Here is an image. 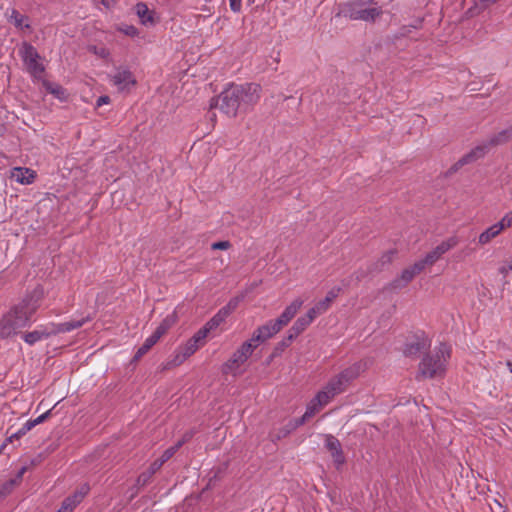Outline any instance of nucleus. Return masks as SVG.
<instances>
[{
	"mask_svg": "<svg viewBox=\"0 0 512 512\" xmlns=\"http://www.w3.org/2000/svg\"><path fill=\"white\" fill-rule=\"evenodd\" d=\"M230 8L233 12H240L242 7V0H229Z\"/></svg>",
	"mask_w": 512,
	"mask_h": 512,
	"instance_id": "53",
	"label": "nucleus"
},
{
	"mask_svg": "<svg viewBox=\"0 0 512 512\" xmlns=\"http://www.w3.org/2000/svg\"><path fill=\"white\" fill-rule=\"evenodd\" d=\"M229 316L225 309L221 308L207 323L206 325L211 329L217 328Z\"/></svg>",
	"mask_w": 512,
	"mask_h": 512,
	"instance_id": "29",
	"label": "nucleus"
},
{
	"mask_svg": "<svg viewBox=\"0 0 512 512\" xmlns=\"http://www.w3.org/2000/svg\"><path fill=\"white\" fill-rule=\"evenodd\" d=\"M465 164L462 162V159L460 158L456 163H454L445 173V175L451 176L452 174L456 173L459 169H461Z\"/></svg>",
	"mask_w": 512,
	"mask_h": 512,
	"instance_id": "47",
	"label": "nucleus"
},
{
	"mask_svg": "<svg viewBox=\"0 0 512 512\" xmlns=\"http://www.w3.org/2000/svg\"><path fill=\"white\" fill-rule=\"evenodd\" d=\"M457 243L458 241L455 237H451L440 243L430 251L423 260L418 261V272L423 270L426 265L434 264L444 253L455 247Z\"/></svg>",
	"mask_w": 512,
	"mask_h": 512,
	"instance_id": "6",
	"label": "nucleus"
},
{
	"mask_svg": "<svg viewBox=\"0 0 512 512\" xmlns=\"http://www.w3.org/2000/svg\"><path fill=\"white\" fill-rule=\"evenodd\" d=\"M13 488L9 485L8 481H6L2 487L0 488V498L6 497L8 494L12 492Z\"/></svg>",
	"mask_w": 512,
	"mask_h": 512,
	"instance_id": "51",
	"label": "nucleus"
},
{
	"mask_svg": "<svg viewBox=\"0 0 512 512\" xmlns=\"http://www.w3.org/2000/svg\"><path fill=\"white\" fill-rule=\"evenodd\" d=\"M418 353H420L422 350L429 349L431 346V340L430 338L425 334V332H419L418 331Z\"/></svg>",
	"mask_w": 512,
	"mask_h": 512,
	"instance_id": "35",
	"label": "nucleus"
},
{
	"mask_svg": "<svg viewBox=\"0 0 512 512\" xmlns=\"http://www.w3.org/2000/svg\"><path fill=\"white\" fill-rule=\"evenodd\" d=\"M211 329L205 324L201 329H199L193 336V342L201 345L204 344L205 338Z\"/></svg>",
	"mask_w": 512,
	"mask_h": 512,
	"instance_id": "34",
	"label": "nucleus"
},
{
	"mask_svg": "<svg viewBox=\"0 0 512 512\" xmlns=\"http://www.w3.org/2000/svg\"><path fill=\"white\" fill-rule=\"evenodd\" d=\"M87 321V319L71 320L57 325H53L54 334L70 332L74 329L80 328Z\"/></svg>",
	"mask_w": 512,
	"mask_h": 512,
	"instance_id": "21",
	"label": "nucleus"
},
{
	"mask_svg": "<svg viewBox=\"0 0 512 512\" xmlns=\"http://www.w3.org/2000/svg\"><path fill=\"white\" fill-rule=\"evenodd\" d=\"M110 102V97L107 95H102L97 99L96 106L100 107L104 104H108Z\"/></svg>",
	"mask_w": 512,
	"mask_h": 512,
	"instance_id": "58",
	"label": "nucleus"
},
{
	"mask_svg": "<svg viewBox=\"0 0 512 512\" xmlns=\"http://www.w3.org/2000/svg\"><path fill=\"white\" fill-rule=\"evenodd\" d=\"M89 51L93 52L96 55H99L101 57H106L109 53L105 48L98 49L97 46H92L89 48Z\"/></svg>",
	"mask_w": 512,
	"mask_h": 512,
	"instance_id": "55",
	"label": "nucleus"
},
{
	"mask_svg": "<svg viewBox=\"0 0 512 512\" xmlns=\"http://www.w3.org/2000/svg\"><path fill=\"white\" fill-rule=\"evenodd\" d=\"M121 32H123L125 35L134 37L138 35V29L133 25H123L119 28Z\"/></svg>",
	"mask_w": 512,
	"mask_h": 512,
	"instance_id": "42",
	"label": "nucleus"
},
{
	"mask_svg": "<svg viewBox=\"0 0 512 512\" xmlns=\"http://www.w3.org/2000/svg\"><path fill=\"white\" fill-rule=\"evenodd\" d=\"M310 325V323L303 317H299L291 328L288 330V334L292 336L293 339L297 338L306 328Z\"/></svg>",
	"mask_w": 512,
	"mask_h": 512,
	"instance_id": "26",
	"label": "nucleus"
},
{
	"mask_svg": "<svg viewBox=\"0 0 512 512\" xmlns=\"http://www.w3.org/2000/svg\"><path fill=\"white\" fill-rule=\"evenodd\" d=\"M320 406L312 399L311 402L308 404L305 413L300 417L301 419H304V423L313 417L319 410Z\"/></svg>",
	"mask_w": 512,
	"mask_h": 512,
	"instance_id": "33",
	"label": "nucleus"
},
{
	"mask_svg": "<svg viewBox=\"0 0 512 512\" xmlns=\"http://www.w3.org/2000/svg\"><path fill=\"white\" fill-rule=\"evenodd\" d=\"M365 368V363L356 362L340 372V379H344V381H347L350 384V382L356 379L360 373L365 370Z\"/></svg>",
	"mask_w": 512,
	"mask_h": 512,
	"instance_id": "16",
	"label": "nucleus"
},
{
	"mask_svg": "<svg viewBox=\"0 0 512 512\" xmlns=\"http://www.w3.org/2000/svg\"><path fill=\"white\" fill-rule=\"evenodd\" d=\"M501 230L512 226V211L507 213L498 223Z\"/></svg>",
	"mask_w": 512,
	"mask_h": 512,
	"instance_id": "41",
	"label": "nucleus"
},
{
	"mask_svg": "<svg viewBox=\"0 0 512 512\" xmlns=\"http://www.w3.org/2000/svg\"><path fill=\"white\" fill-rule=\"evenodd\" d=\"M341 292V288L340 287H334L332 288L326 295V299H328V301L330 303L333 302L334 299H336L338 297V295L340 294Z\"/></svg>",
	"mask_w": 512,
	"mask_h": 512,
	"instance_id": "50",
	"label": "nucleus"
},
{
	"mask_svg": "<svg viewBox=\"0 0 512 512\" xmlns=\"http://www.w3.org/2000/svg\"><path fill=\"white\" fill-rule=\"evenodd\" d=\"M239 304V298L235 297L232 298L224 307L223 309L226 310V312L230 315L238 306Z\"/></svg>",
	"mask_w": 512,
	"mask_h": 512,
	"instance_id": "44",
	"label": "nucleus"
},
{
	"mask_svg": "<svg viewBox=\"0 0 512 512\" xmlns=\"http://www.w3.org/2000/svg\"><path fill=\"white\" fill-rule=\"evenodd\" d=\"M160 469L158 462H152L147 471L153 476Z\"/></svg>",
	"mask_w": 512,
	"mask_h": 512,
	"instance_id": "59",
	"label": "nucleus"
},
{
	"mask_svg": "<svg viewBox=\"0 0 512 512\" xmlns=\"http://www.w3.org/2000/svg\"><path fill=\"white\" fill-rule=\"evenodd\" d=\"M335 378L337 380H339V384L343 388V390H345L346 387L349 385V383L347 381H344V379H340V373L338 375H336Z\"/></svg>",
	"mask_w": 512,
	"mask_h": 512,
	"instance_id": "62",
	"label": "nucleus"
},
{
	"mask_svg": "<svg viewBox=\"0 0 512 512\" xmlns=\"http://www.w3.org/2000/svg\"><path fill=\"white\" fill-rule=\"evenodd\" d=\"M489 152L488 146L485 142L477 145L471 151L461 157L462 162L467 165L476 162L478 159L483 158Z\"/></svg>",
	"mask_w": 512,
	"mask_h": 512,
	"instance_id": "15",
	"label": "nucleus"
},
{
	"mask_svg": "<svg viewBox=\"0 0 512 512\" xmlns=\"http://www.w3.org/2000/svg\"><path fill=\"white\" fill-rule=\"evenodd\" d=\"M279 331L280 330L277 328L275 323L273 321H269L254 331L251 337V341L257 343L265 342L266 340L272 338Z\"/></svg>",
	"mask_w": 512,
	"mask_h": 512,
	"instance_id": "11",
	"label": "nucleus"
},
{
	"mask_svg": "<svg viewBox=\"0 0 512 512\" xmlns=\"http://www.w3.org/2000/svg\"><path fill=\"white\" fill-rule=\"evenodd\" d=\"M510 271H512V261L505 263L499 268V273L504 277H506Z\"/></svg>",
	"mask_w": 512,
	"mask_h": 512,
	"instance_id": "52",
	"label": "nucleus"
},
{
	"mask_svg": "<svg viewBox=\"0 0 512 512\" xmlns=\"http://www.w3.org/2000/svg\"><path fill=\"white\" fill-rule=\"evenodd\" d=\"M293 340H294V339L292 338V336H290L289 334H287V336H286L285 338H283L281 341H279V342L275 345V347H274V349H273V351H272V353H271V358H277V357L281 356V354L283 353V351H284L287 347H289V346L291 345V343L293 342Z\"/></svg>",
	"mask_w": 512,
	"mask_h": 512,
	"instance_id": "28",
	"label": "nucleus"
},
{
	"mask_svg": "<svg viewBox=\"0 0 512 512\" xmlns=\"http://www.w3.org/2000/svg\"><path fill=\"white\" fill-rule=\"evenodd\" d=\"M149 350L146 348V346L142 345L138 348L135 355L131 359L130 364H136Z\"/></svg>",
	"mask_w": 512,
	"mask_h": 512,
	"instance_id": "43",
	"label": "nucleus"
},
{
	"mask_svg": "<svg viewBox=\"0 0 512 512\" xmlns=\"http://www.w3.org/2000/svg\"><path fill=\"white\" fill-rule=\"evenodd\" d=\"M43 459H44V455L43 454H38L36 457L31 459L30 465L31 466H37V465H39L43 461Z\"/></svg>",
	"mask_w": 512,
	"mask_h": 512,
	"instance_id": "60",
	"label": "nucleus"
},
{
	"mask_svg": "<svg viewBox=\"0 0 512 512\" xmlns=\"http://www.w3.org/2000/svg\"><path fill=\"white\" fill-rule=\"evenodd\" d=\"M51 409L46 411L45 413L38 416L36 419L28 420L21 429L17 432L11 433L9 437H7V441H13L14 439H20L23 435H25L28 431H30L36 425L43 423L46 419H48L51 415Z\"/></svg>",
	"mask_w": 512,
	"mask_h": 512,
	"instance_id": "12",
	"label": "nucleus"
},
{
	"mask_svg": "<svg viewBox=\"0 0 512 512\" xmlns=\"http://www.w3.org/2000/svg\"><path fill=\"white\" fill-rule=\"evenodd\" d=\"M230 246H231V243L229 241H218V242H214L211 245V248L213 250H226V249L230 248Z\"/></svg>",
	"mask_w": 512,
	"mask_h": 512,
	"instance_id": "48",
	"label": "nucleus"
},
{
	"mask_svg": "<svg viewBox=\"0 0 512 512\" xmlns=\"http://www.w3.org/2000/svg\"><path fill=\"white\" fill-rule=\"evenodd\" d=\"M187 358L188 356L185 355V353L180 348H178L175 356L173 357V359L170 360V362L173 365V367H176L182 364Z\"/></svg>",
	"mask_w": 512,
	"mask_h": 512,
	"instance_id": "39",
	"label": "nucleus"
},
{
	"mask_svg": "<svg viewBox=\"0 0 512 512\" xmlns=\"http://www.w3.org/2000/svg\"><path fill=\"white\" fill-rule=\"evenodd\" d=\"M416 273V263L411 265L409 268L402 271L401 275L388 283L384 290L386 291H397L407 286L412 281Z\"/></svg>",
	"mask_w": 512,
	"mask_h": 512,
	"instance_id": "9",
	"label": "nucleus"
},
{
	"mask_svg": "<svg viewBox=\"0 0 512 512\" xmlns=\"http://www.w3.org/2000/svg\"><path fill=\"white\" fill-rule=\"evenodd\" d=\"M325 447L330 452L337 468L346 462L341 443L335 436L331 434L325 435Z\"/></svg>",
	"mask_w": 512,
	"mask_h": 512,
	"instance_id": "7",
	"label": "nucleus"
},
{
	"mask_svg": "<svg viewBox=\"0 0 512 512\" xmlns=\"http://www.w3.org/2000/svg\"><path fill=\"white\" fill-rule=\"evenodd\" d=\"M175 322V313L167 315L153 333L161 338L175 324Z\"/></svg>",
	"mask_w": 512,
	"mask_h": 512,
	"instance_id": "22",
	"label": "nucleus"
},
{
	"mask_svg": "<svg viewBox=\"0 0 512 512\" xmlns=\"http://www.w3.org/2000/svg\"><path fill=\"white\" fill-rule=\"evenodd\" d=\"M465 164L462 162V159L460 158L456 163H454L445 173V175L451 176L452 174L456 173L459 169H461Z\"/></svg>",
	"mask_w": 512,
	"mask_h": 512,
	"instance_id": "45",
	"label": "nucleus"
},
{
	"mask_svg": "<svg viewBox=\"0 0 512 512\" xmlns=\"http://www.w3.org/2000/svg\"><path fill=\"white\" fill-rule=\"evenodd\" d=\"M43 86L47 92L54 95L59 100L66 99V91L61 85L45 80L43 81Z\"/></svg>",
	"mask_w": 512,
	"mask_h": 512,
	"instance_id": "25",
	"label": "nucleus"
},
{
	"mask_svg": "<svg viewBox=\"0 0 512 512\" xmlns=\"http://www.w3.org/2000/svg\"><path fill=\"white\" fill-rule=\"evenodd\" d=\"M315 305L325 313L329 309L331 303L328 301V299L324 298L317 302Z\"/></svg>",
	"mask_w": 512,
	"mask_h": 512,
	"instance_id": "54",
	"label": "nucleus"
},
{
	"mask_svg": "<svg viewBox=\"0 0 512 512\" xmlns=\"http://www.w3.org/2000/svg\"><path fill=\"white\" fill-rule=\"evenodd\" d=\"M384 269H385V266L382 264L380 259H378L377 261L370 263L367 266L366 270L359 269L358 271H356L355 272V278H356L357 281H361L362 279H364L368 275H374V274L380 273Z\"/></svg>",
	"mask_w": 512,
	"mask_h": 512,
	"instance_id": "18",
	"label": "nucleus"
},
{
	"mask_svg": "<svg viewBox=\"0 0 512 512\" xmlns=\"http://www.w3.org/2000/svg\"><path fill=\"white\" fill-rule=\"evenodd\" d=\"M175 453V449L170 447L163 452L161 457L163 458V461H168Z\"/></svg>",
	"mask_w": 512,
	"mask_h": 512,
	"instance_id": "56",
	"label": "nucleus"
},
{
	"mask_svg": "<svg viewBox=\"0 0 512 512\" xmlns=\"http://www.w3.org/2000/svg\"><path fill=\"white\" fill-rule=\"evenodd\" d=\"M303 317L311 324L317 316L315 314V310L310 308Z\"/></svg>",
	"mask_w": 512,
	"mask_h": 512,
	"instance_id": "57",
	"label": "nucleus"
},
{
	"mask_svg": "<svg viewBox=\"0 0 512 512\" xmlns=\"http://www.w3.org/2000/svg\"><path fill=\"white\" fill-rule=\"evenodd\" d=\"M257 344H254L251 339L242 343V345L233 353L232 357L223 365V373L228 374L234 368H238L244 364L247 359L252 355Z\"/></svg>",
	"mask_w": 512,
	"mask_h": 512,
	"instance_id": "5",
	"label": "nucleus"
},
{
	"mask_svg": "<svg viewBox=\"0 0 512 512\" xmlns=\"http://www.w3.org/2000/svg\"><path fill=\"white\" fill-rule=\"evenodd\" d=\"M200 347V344L198 343H194L193 342V338L191 337L185 345L179 347L184 353L185 355H187L188 357H190L192 354H194L197 349Z\"/></svg>",
	"mask_w": 512,
	"mask_h": 512,
	"instance_id": "36",
	"label": "nucleus"
},
{
	"mask_svg": "<svg viewBox=\"0 0 512 512\" xmlns=\"http://www.w3.org/2000/svg\"><path fill=\"white\" fill-rule=\"evenodd\" d=\"M21 56L25 64L33 59H40V55L37 52L36 48L28 42L23 43Z\"/></svg>",
	"mask_w": 512,
	"mask_h": 512,
	"instance_id": "27",
	"label": "nucleus"
},
{
	"mask_svg": "<svg viewBox=\"0 0 512 512\" xmlns=\"http://www.w3.org/2000/svg\"><path fill=\"white\" fill-rule=\"evenodd\" d=\"M51 335H55L53 327L51 329L45 328L43 330H34L32 332H28L24 334L23 338L26 343L33 345L42 339L50 337Z\"/></svg>",
	"mask_w": 512,
	"mask_h": 512,
	"instance_id": "17",
	"label": "nucleus"
},
{
	"mask_svg": "<svg viewBox=\"0 0 512 512\" xmlns=\"http://www.w3.org/2000/svg\"><path fill=\"white\" fill-rule=\"evenodd\" d=\"M512 140V125L492 136H490L485 142L490 150L492 147L502 145Z\"/></svg>",
	"mask_w": 512,
	"mask_h": 512,
	"instance_id": "14",
	"label": "nucleus"
},
{
	"mask_svg": "<svg viewBox=\"0 0 512 512\" xmlns=\"http://www.w3.org/2000/svg\"><path fill=\"white\" fill-rule=\"evenodd\" d=\"M501 231L497 223L490 226L479 235V243L482 245L489 243L493 238L498 236Z\"/></svg>",
	"mask_w": 512,
	"mask_h": 512,
	"instance_id": "24",
	"label": "nucleus"
},
{
	"mask_svg": "<svg viewBox=\"0 0 512 512\" xmlns=\"http://www.w3.org/2000/svg\"><path fill=\"white\" fill-rule=\"evenodd\" d=\"M340 13L351 20L373 23L383 14V10L374 0H352L341 6Z\"/></svg>",
	"mask_w": 512,
	"mask_h": 512,
	"instance_id": "4",
	"label": "nucleus"
},
{
	"mask_svg": "<svg viewBox=\"0 0 512 512\" xmlns=\"http://www.w3.org/2000/svg\"><path fill=\"white\" fill-rule=\"evenodd\" d=\"M113 83L123 90L127 85H135L136 80L132 72L126 68H119L117 73L113 76Z\"/></svg>",
	"mask_w": 512,
	"mask_h": 512,
	"instance_id": "13",
	"label": "nucleus"
},
{
	"mask_svg": "<svg viewBox=\"0 0 512 512\" xmlns=\"http://www.w3.org/2000/svg\"><path fill=\"white\" fill-rule=\"evenodd\" d=\"M335 395H332L329 389H326V387L319 391L316 396L313 398V400L320 406H324L329 403V401L334 397Z\"/></svg>",
	"mask_w": 512,
	"mask_h": 512,
	"instance_id": "30",
	"label": "nucleus"
},
{
	"mask_svg": "<svg viewBox=\"0 0 512 512\" xmlns=\"http://www.w3.org/2000/svg\"><path fill=\"white\" fill-rule=\"evenodd\" d=\"M497 1L498 0H480V4H481L482 8H487L490 5L496 3Z\"/></svg>",
	"mask_w": 512,
	"mask_h": 512,
	"instance_id": "61",
	"label": "nucleus"
},
{
	"mask_svg": "<svg viewBox=\"0 0 512 512\" xmlns=\"http://www.w3.org/2000/svg\"><path fill=\"white\" fill-rule=\"evenodd\" d=\"M173 368V365L171 364L170 360L167 361L166 363L162 364L161 366V370L164 371V370H169V369H172Z\"/></svg>",
	"mask_w": 512,
	"mask_h": 512,
	"instance_id": "64",
	"label": "nucleus"
},
{
	"mask_svg": "<svg viewBox=\"0 0 512 512\" xmlns=\"http://www.w3.org/2000/svg\"><path fill=\"white\" fill-rule=\"evenodd\" d=\"M396 253H397V251L395 249L388 250L381 256L380 261L386 267L392 263L393 258L396 255Z\"/></svg>",
	"mask_w": 512,
	"mask_h": 512,
	"instance_id": "40",
	"label": "nucleus"
},
{
	"mask_svg": "<svg viewBox=\"0 0 512 512\" xmlns=\"http://www.w3.org/2000/svg\"><path fill=\"white\" fill-rule=\"evenodd\" d=\"M26 66L29 73L34 77H38L45 71L43 64L39 63L38 59H33L29 61L28 63H26Z\"/></svg>",
	"mask_w": 512,
	"mask_h": 512,
	"instance_id": "32",
	"label": "nucleus"
},
{
	"mask_svg": "<svg viewBox=\"0 0 512 512\" xmlns=\"http://www.w3.org/2000/svg\"><path fill=\"white\" fill-rule=\"evenodd\" d=\"M303 305V301L299 298L295 299L290 305H288L281 315L273 322L277 328L281 329L286 326L297 314L298 310Z\"/></svg>",
	"mask_w": 512,
	"mask_h": 512,
	"instance_id": "10",
	"label": "nucleus"
},
{
	"mask_svg": "<svg viewBox=\"0 0 512 512\" xmlns=\"http://www.w3.org/2000/svg\"><path fill=\"white\" fill-rule=\"evenodd\" d=\"M465 164L462 162V159L460 158L456 163H454L445 173V175L451 176L452 174L456 173L459 169H461Z\"/></svg>",
	"mask_w": 512,
	"mask_h": 512,
	"instance_id": "46",
	"label": "nucleus"
},
{
	"mask_svg": "<svg viewBox=\"0 0 512 512\" xmlns=\"http://www.w3.org/2000/svg\"><path fill=\"white\" fill-rule=\"evenodd\" d=\"M159 337L157 335H155L154 333L149 336L145 342L143 343L144 346H146V348L148 350H150L158 341H159Z\"/></svg>",
	"mask_w": 512,
	"mask_h": 512,
	"instance_id": "49",
	"label": "nucleus"
},
{
	"mask_svg": "<svg viewBox=\"0 0 512 512\" xmlns=\"http://www.w3.org/2000/svg\"><path fill=\"white\" fill-rule=\"evenodd\" d=\"M261 86L256 83L230 84L221 94L212 98L210 108H219L228 117L247 113L260 99Z\"/></svg>",
	"mask_w": 512,
	"mask_h": 512,
	"instance_id": "1",
	"label": "nucleus"
},
{
	"mask_svg": "<svg viewBox=\"0 0 512 512\" xmlns=\"http://www.w3.org/2000/svg\"><path fill=\"white\" fill-rule=\"evenodd\" d=\"M13 176L21 184H31L34 181L36 174L33 170L29 168L18 167L15 168Z\"/></svg>",
	"mask_w": 512,
	"mask_h": 512,
	"instance_id": "20",
	"label": "nucleus"
},
{
	"mask_svg": "<svg viewBox=\"0 0 512 512\" xmlns=\"http://www.w3.org/2000/svg\"><path fill=\"white\" fill-rule=\"evenodd\" d=\"M418 363V373L424 378H443L447 371V364L451 357V348L441 342L433 350L423 352Z\"/></svg>",
	"mask_w": 512,
	"mask_h": 512,
	"instance_id": "3",
	"label": "nucleus"
},
{
	"mask_svg": "<svg viewBox=\"0 0 512 512\" xmlns=\"http://www.w3.org/2000/svg\"><path fill=\"white\" fill-rule=\"evenodd\" d=\"M136 14L141 19L143 24L154 23L152 12L149 11L147 5L143 2H139L135 6Z\"/></svg>",
	"mask_w": 512,
	"mask_h": 512,
	"instance_id": "23",
	"label": "nucleus"
},
{
	"mask_svg": "<svg viewBox=\"0 0 512 512\" xmlns=\"http://www.w3.org/2000/svg\"><path fill=\"white\" fill-rule=\"evenodd\" d=\"M28 467L27 466H23L19 471L18 473L16 474V477L17 479H19L20 481L22 480L23 478V475L24 473L27 471Z\"/></svg>",
	"mask_w": 512,
	"mask_h": 512,
	"instance_id": "63",
	"label": "nucleus"
},
{
	"mask_svg": "<svg viewBox=\"0 0 512 512\" xmlns=\"http://www.w3.org/2000/svg\"><path fill=\"white\" fill-rule=\"evenodd\" d=\"M303 424L304 419H301L300 417L291 419L284 427L279 429L278 433L275 435V440H280L284 437H287L292 431L302 426Z\"/></svg>",
	"mask_w": 512,
	"mask_h": 512,
	"instance_id": "19",
	"label": "nucleus"
},
{
	"mask_svg": "<svg viewBox=\"0 0 512 512\" xmlns=\"http://www.w3.org/2000/svg\"><path fill=\"white\" fill-rule=\"evenodd\" d=\"M26 17L21 15L16 9H11V14L9 16V21L13 22L14 26L16 28H20V29H23V28H26V29H29L30 28V25L29 24H25L23 25V20L25 19Z\"/></svg>",
	"mask_w": 512,
	"mask_h": 512,
	"instance_id": "31",
	"label": "nucleus"
},
{
	"mask_svg": "<svg viewBox=\"0 0 512 512\" xmlns=\"http://www.w3.org/2000/svg\"><path fill=\"white\" fill-rule=\"evenodd\" d=\"M43 297V289L37 286L28 293L18 304L14 305L0 320V338L12 337L26 327L32 315L39 308Z\"/></svg>",
	"mask_w": 512,
	"mask_h": 512,
	"instance_id": "2",
	"label": "nucleus"
},
{
	"mask_svg": "<svg viewBox=\"0 0 512 512\" xmlns=\"http://www.w3.org/2000/svg\"><path fill=\"white\" fill-rule=\"evenodd\" d=\"M151 478H152V475L147 470H145L138 476V478L136 480V486L138 488L144 487L145 485H147L150 482Z\"/></svg>",
	"mask_w": 512,
	"mask_h": 512,
	"instance_id": "38",
	"label": "nucleus"
},
{
	"mask_svg": "<svg viewBox=\"0 0 512 512\" xmlns=\"http://www.w3.org/2000/svg\"><path fill=\"white\" fill-rule=\"evenodd\" d=\"M89 490L90 488L87 484L82 485L79 490L75 491L72 495L63 500L61 507L57 512H72L88 494Z\"/></svg>",
	"mask_w": 512,
	"mask_h": 512,
	"instance_id": "8",
	"label": "nucleus"
},
{
	"mask_svg": "<svg viewBox=\"0 0 512 512\" xmlns=\"http://www.w3.org/2000/svg\"><path fill=\"white\" fill-rule=\"evenodd\" d=\"M326 389H329L332 395H338L342 393L344 390L339 384V380L333 377L326 385Z\"/></svg>",
	"mask_w": 512,
	"mask_h": 512,
	"instance_id": "37",
	"label": "nucleus"
}]
</instances>
